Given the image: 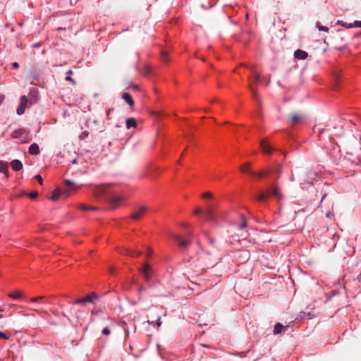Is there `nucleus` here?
<instances>
[{"label": "nucleus", "mask_w": 361, "mask_h": 361, "mask_svg": "<svg viewBox=\"0 0 361 361\" xmlns=\"http://www.w3.org/2000/svg\"><path fill=\"white\" fill-rule=\"evenodd\" d=\"M343 150L345 153L350 156L356 155L358 161H360L359 152H361V135L360 141L357 140V138L353 135L347 139L343 144Z\"/></svg>", "instance_id": "1"}, {"label": "nucleus", "mask_w": 361, "mask_h": 361, "mask_svg": "<svg viewBox=\"0 0 361 361\" xmlns=\"http://www.w3.org/2000/svg\"><path fill=\"white\" fill-rule=\"evenodd\" d=\"M64 183L66 185V188L62 191L59 188H56L53 192L50 199L52 201H56L59 196L62 194L66 195V197L71 195L72 190H76L78 187L75 185V183L70 180H65Z\"/></svg>", "instance_id": "2"}, {"label": "nucleus", "mask_w": 361, "mask_h": 361, "mask_svg": "<svg viewBox=\"0 0 361 361\" xmlns=\"http://www.w3.org/2000/svg\"><path fill=\"white\" fill-rule=\"evenodd\" d=\"M260 82V75H256L252 79H250L249 88L253 95V97H257V85Z\"/></svg>", "instance_id": "3"}, {"label": "nucleus", "mask_w": 361, "mask_h": 361, "mask_svg": "<svg viewBox=\"0 0 361 361\" xmlns=\"http://www.w3.org/2000/svg\"><path fill=\"white\" fill-rule=\"evenodd\" d=\"M147 208L145 206H141L138 207L135 211L130 215V218L133 220H139L142 216L145 215Z\"/></svg>", "instance_id": "4"}, {"label": "nucleus", "mask_w": 361, "mask_h": 361, "mask_svg": "<svg viewBox=\"0 0 361 361\" xmlns=\"http://www.w3.org/2000/svg\"><path fill=\"white\" fill-rule=\"evenodd\" d=\"M304 116L298 113H293L290 117V123L291 126L296 125L304 120Z\"/></svg>", "instance_id": "5"}, {"label": "nucleus", "mask_w": 361, "mask_h": 361, "mask_svg": "<svg viewBox=\"0 0 361 361\" xmlns=\"http://www.w3.org/2000/svg\"><path fill=\"white\" fill-rule=\"evenodd\" d=\"M27 104V99L26 96H22L20 97V103L17 108L16 112L18 115H22L25 110V106Z\"/></svg>", "instance_id": "6"}, {"label": "nucleus", "mask_w": 361, "mask_h": 361, "mask_svg": "<svg viewBox=\"0 0 361 361\" xmlns=\"http://www.w3.org/2000/svg\"><path fill=\"white\" fill-rule=\"evenodd\" d=\"M171 237L173 238V239H174L178 243V245L180 247H185L188 245L191 244V241L184 240L180 235L173 234V235H171Z\"/></svg>", "instance_id": "7"}, {"label": "nucleus", "mask_w": 361, "mask_h": 361, "mask_svg": "<svg viewBox=\"0 0 361 361\" xmlns=\"http://www.w3.org/2000/svg\"><path fill=\"white\" fill-rule=\"evenodd\" d=\"M141 271L145 281H149L152 272V267L148 264H145Z\"/></svg>", "instance_id": "8"}, {"label": "nucleus", "mask_w": 361, "mask_h": 361, "mask_svg": "<svg viewBox=\"0 0 361 361\" xmlns=\"http://www.w3.org/2000/svg\"><path fill=\"white\" fill-rule=\"evenodd\" d=\"M97 295L94 293L87 295L84 298L78 299L74 302V304H85V302H92Z\"/></svg>", "instance_id": "9"}, {"label": "nucleus", "mask_w": 361, "mask_h": 361, "mask_svg": "<svg viewBox=\"0 0 361 361\" xmlns=\"http://www.w3.org/2000/svg\"><path fill=\"white\" fill-rule=\"evenodd\" d=\"M262 150L267 154H271L274 149L266 140H262L259 142Z\"/></svg>", "instance_id": "10"}, {"label": "nucleus", "mask_w": 361, "mask_h": 361, "mask_svg": "<svg viewBox=\"0 0 361 361\" xmlns=\"http://www.w3.org/2000/svg\"><path fill=\"white\" fill-rule=\"evenodd\" d=\"M294 56L298 59H305L308 56V54L302 49H298L294 52Z\"/></svg>", "instance_id": "11"}, {"label": "nucleus", "mask_w": 361, "mask_h": 361, "mask_svg": "<svg viewBox=\"0 0 361 361\" xmlns=\"http://www.w3.org/2000/svg\"><path fill=\"white\" fill-rule=\"evenodd\" d=\"M269 195L274 196L279 200L283 197V196L281 193L280 189L277 186H274L272 188L271 191L269 192Z\"/></svg>", "instance_id": "12"}, {"label": "nucleus", "mask_w": 361, "mask_h": 361, "mask_svg": "<svg viewBox=\"0 0 361 361\" xmlns=\"http://www.w3.org/2000/svg\"><path fill=\"white\" fill-rule=\"evenodd\" d=\"M11 166L13 170L18 171L23 168V164L18 159H14L11 162Z\"/></svg>", "instance_id": "13"}, {"label": "nucleus", "mask_w": 361, "mask_h": 361, "mask_svg": "<svg viewBox=\"0 0 361 361\" xmlns=\"http://www.w3.org/2000/svg\"><path fill=\"white\" fill-rule=\"evenodd\" d=\"M8 165L7 162L0 161V172L5 174L6 177H8Z\"/></svg>", "instance_id": "14"}, {"label": "nucleus", "mask_w": 361, "mask_h": 361, "mask_svg": "<svg viewBox=\"0 0 361 361\" xmlns=\"http://www.w3.org/2000/svg\"><path fill=\"white\" fill-rule=\"evenodd\" d=\"M122 98L125 100V102L128 104L130 106H133L134 105V101L128 92L123 93Z\"/></svg>", "instance_id": "15"}, {"label": "nucleus", "mask_w": 361, "mask_h": 361, "mask_svg": "<svg viewBox=\"0 0 361 361\" xmlns=\"http://www.w3.org/2000/svg\"><path fill=\"white\" fill-rule=\"evenodd\" d=\"M29 153L32 155H37L39 154V148L37 144L33 143L29 147Z\"/></svg>", "instance_id": "16"}, {"label": "nucleus", "mask_w": 361, "mask_h": 361, "mask_svg": "<svg viewBox=\"0 0 361 361\" xmlns=\"http://www.w3.org/2000/svg\"><path fill=\"white\" fill-rule=\"evenodd\" d=\"M107 185H100L96 187L94 193L96 195H101L104 193L106 189L107 188Z\"/></svg>", "instance_id": "17"}, {"label": "nucleus", "mask_w": 361, "mask_h": 361, "mask_svg": "<svg viewBox=\"0 0 361 361\" xmlns=\"http://www.w3.org/2000/svg\"><path fill=\"white\" fill-rule=\"evenodd\" d=\"M206 217L209 221H212L214 219V209L212 206H208L207 210L205 212Z\"/></svg>", "instance_id": "18"}, {"label": "nucleus", "mask_w": 361, "mask_h": 361, "mask_svg": "<svg viewBox=\"0 0 361 361\" xmlns=\"http://www.w3.org/2000/svg\"><path fill=\"white\" fill-rule=\"evenodd\" d=\"M288 326H283L281 323H278L274 326V334H279L286 330Z\"/></svg>", "instance_id": "19"}, {"label": "nucleus", "mask_w": 361, "mask_h": 361, "mask_svg": "<svg viewBox=\"0 0 361 361\" xmlns=\"http://www.w3.org/2000/svg\"><path fill=\"white\" fill-rule=\"evenodd\" d=\"M136 126L137 122L134 118H128L126 119V128L128 129L130 128L131 127L136 128Z\"/></svg>", "instance_id": "20"}, {"label": "nucleus", "mask_w": 361, "mask_h": 361, "mask_svg": "<svg viewBox=\"0 0 361 361\" xmlns=\"http://www.w3.org/2000/svg\"><path fill=\"white\" fill-rule=\"evenodd\" d=\"M123 200L122 197H114L111 199L110 202L112 207H116L118 203Z\"/></svg>", "instance_id": "21"}, {"label": "nucleus", "mask_w": 361, "mask_h": 361, "mask_svg": "<svg viewBox=\"0 0 361 361\" xmlns=\"http://www.w3.org/2000/svg\"><path fill=\"white\" fill-rule=\"evenodd\" d=\"M8 296L13 299H18L22 297V293L20 291H15L9 293Z\"/></svg>", "instance_id": "22"}, {"label": "nucleus", "mask_w": 361, "mask_h": 361, "mask_svg": "<svg viewBox=\"0 0 361 361\" xmlns=\"http://www.w3.org/2000/svg\"><path fill=\"white\" fill-rule=\"evenodd\" d=\"M44 296L34 297L30 299V301L33 302H41L42 303H47L46 301H44Z\"/></svg>", "instance_id": "23"}, {"label": "nucleus", "mask_w": 361, "mask_h": 361, "mask_svg": "<svg viewBox=\"0 0 361 361\" xmlns=\"http://www.w3.org/2000/svg\"><path fill=\"white\" fill-rule=\"evenodd\" d=\"M269 195V192L267 191V192H261L258 197H257V200L259 201H263L265 199L267 198V197Z\"/></svg>", "instance_id": "24"}, {"label": "nucleus", "mask_w": 361, "mask_h": 361, "mask_svg": "<svg viewBox=\"0 0 361 361\" xmlns=\"http://www.w3.org/2000/svg\"><path fill=\"white\" fill-rule=\"evenodd\" d=\"M250 167V163H246L245 164L241 166L240 170L243 172L250 173V172H252L251 171L249 170Z\"/></svg>", "instance_id": "25"}, {"label": "nucleus", "mask_w": 361, "mask_h": 361, "mask_svg": "<svg viewBox=\"0 0 361 361\" xmlns=\"http://www.w3.org/2000/svg\"><path fill=\"white\" fill-rule=\"evenodd\" d=\"M250 174L253 176H255V177L262 178L264 174H267V175L269 174V171H266V172L261 171L259 173L250 172Z\"/></svg>", "instance_id": "26"}, {"label": "nucleus", "mask_w": 361, "mask_h": 361, "mask_svg": "<svg viewBox=\"0 0 361 361\" xmlns=\"http://www.w3.org/2000/svg\"><path fill=\"white\" fill-rule=\"evenodd\" d=\"M168 52L166 50H163L161 53V60L164 62L169 61Z\"/></svg>", "instance_id": "27"}, {"label": "nucleus", "mask_w": 361, "mask_h": 361, "mask_svg": "<svg viewBox=\"0 0 361 361\" xmlns=\"http://www.w3.org/2000/svg\"><path fill=\"white\" fill-rule=\"evenodd\" d=\"M338 24L341 25L342 27H343L345 28H352L353 27V23H345V22H343V21L338 20Z\"/></svg>", "instance_id": "28"}, {"label": "nucleus", "mask_w": 361, "mask_h": 361, "mask_svg": "<svg viewBox=\"0 0 361 361\" xmlns=\"http://www.w3.org/2000/svg\"><path fill=\"white\" fill-rule=\"evenodd\" d=\"M30 75L32 76V78L38 80L39 79V75L37 74V71L36 69H33L30 71Z\"/></svg>", "instance_id": "29"}, {"label": "nucleus", "mask_w": 361, "mask_h": 361, "mask_svg": "<svg viewBox=\"0 0 361 361\" xmlns=\"http://www.w3.org/2000/svg\"><path fill=\"white\" fill-rule=\"evenodd\" d=\"M128 255H130V256H136V257H138L141 255V252H136L135 250H128Z\"/></svg>", "instance_id": "30"}, {"label": "nucleus", "mask_w": 361, "mask_h": 361, "mask_svg": "<svg viewBox=\"0 0 361 361\" xmlns=\"http://www.w3.org/2000/svg\"><path fill=\"white\" fill-rule=\"evenodd\" d=\"M246 226H247V220H246L245 217L243 216H242V222L240 226V228L243 229V228H245Z\"/></svg>", "instance_id": "31"}, {"label": "nucleus", "mask_w": 361, "mask_h": 361, "mask_svg": "<svg viewBox=\"0 0 361 361\" xmlns=\"http://www.w3.org/2000/svg\"><path fill=\"white\" fill-rule=\"evenodd\" d=\"M283 165L282 164H278L276 166V169L275 170V172L278 174V176H280L282 171Z\"/></svg>", "instance_id": "32"}, {"label": "nucleus", "mask_w": 361, "mask_h": 361, "mask_svg": "<svg viewBox=\"0 0 361 361\" xmlns=\"http://www.w3.org/2000/svg\"><path fill=\"white\" fill-rule=\"evenodd\" d=\"M317 27H318L319 30H320V31H324V32H328L329 30V27L321 25H318Z\"/></svg>", "instance_id": "33"}, {"label": "nucleus", "mask_w": 361, "mask_h": 361, "mask_svg": "<svg viewBox=\"0 0 361 361\" xmlns=\"http://www.w3.org/2000/svg\"><path fill=\"white\" fill-rule=\"evenodd\" d=\"M202 198H212V194L209 192H204L202 195Z\"/></svg>", "instance_id": "34"}, {"label": "nucleus", "mask_w": 361, "mask_h": 361, "mask_svg": "<svg viewBox=\"0 0 361 361\" xmlns=\"http://www.w3.org/2000/svg\"><path fill=\"white\" fill-rule=\"evenodd\" d=\"M28 196L31 199H35V198H36L38 196V192H36V191L32 192L30 194H28Z\"/></svg>", "instance_id": "35"}, {"label": "nucleus", "mask_w": 361, "mask_h": 361, "mask_svg": "<svg viewBox=\"0 0 361 361\" xmlns=\"http://www.w3.org/2000/svg\"><path fill=\"white\" fill-rule=\"evenodd\" d=\"M102 334L105 336H109L110 334H111V331L109 329V327H105L103 330H102Z\"/></svg>", "instance_id": "36"}, {"label": "nucleus", "mask_w": 361, "mask_h": 361, "mask_svg": "<svg viewBox=\"0 0 361 361\" xmlns=\"http://www.w3.org/2000/svg\"><path fill=\"white\" fill-rule=\"evenodd\" d=\"M89 135V133L87 131H84L81 133L80 137L81 140L85 139Z\"/></svg>", "instance_id": "37"}, {"label": "nucleus", "mask_w": 361, "mask_h": 361, "mask_svg": "<svg viewBox=\"0 0 361 361\" xmlns=\"http://www.w3.org/2000/svg\"><path fill=\"white\" fill-rule=\"evenodd\" d=\"M304 317L307 318L308 319H311L312 317H314V314H311V312L304 313Z\"/></svg>", "instance_id": "38"}, {"label": "nucleus", "mask_w": 361, "mask_h": 361, "mask_svg": "<svg viewBox=\"0 0 361 361\" xmlns=\"http://www.w3.org/2000/svg\"><path fill=\"white\" fill-rule=\"evenodd\" d=\"M353 27H361V21L360 20H355L353 23Z\"/></svg>", "instance_id": "39"}, {"label": "nucleus", "mask_w": 361, "mask_h": 361, "mask_svg": "<svg viewBox=\"0 0 361 361\" xmlns=\"http://www.w3.org/2000/svg\"><path fill=\"white\" fill-rule=\"evenodd\" d=\"M65 79L66 80L71 82L73 85H75V80L72 78L70 75H67Z\"/></svg>", "instance_id": "40"}, {"label": "nucleus", "mask_w": 361, "mask_h": 361, "mask_svg": "<svg viewBox=\"0 0 361 361\" xmlns=\"http://www.w3.org/2000/svg\"><path fill=\"white\" fill-rule=\"evenodd\" d=\"M35 178L37 180V181L39 182V184L42 185V183H43V179H42V176H39V175H36V176H35Z\"/></svg>", "instance_id": "41"}, {"label": "nucleus", "mask_w": 361, "mask_h": 361, "mask_svg": "<svg viewBox=\"0 0 361 361\" xmlns=\"http://www.w3.org/2000/svg\"><path fill=\"white\" fill-rule=\"evenodd\" d=\"M0 338L6 340V339H8V336L6 334H5L4 333L0 331Z\"/></svg>", "instance_id": "42"}, {"label": "nucleus", "mask_w": 361, "mask_h": 361, "mask_svg": "<svg viewBox=\"0 0 361 361\" xmlns=\"http://www.w3.org/2000/svg\"><path fill=\"white\" fill-rule=\"evenodd\" d=\"M32 310L35 311L38 314H47V311H41L37 309H32Z\"/></svg>", "instance_id": "43"}, {"label": "nucleus", "mask_w": 361, "mask_h": 361, "mask_svg": "<svg viewBox=\"0 0 361 361\" xmlns=\"http://www.w3.org/2000/svg\"><path fill=\"white\" fill-rule=\"evenodd\" d=\"M78 207L82 210H88L89 209V207H87L85 204H80Z\"/></svg>", "instance_id": "44"}, {"label": "nucleus", "mask_w": 361, "mask_h": 361, "mask_svg": "<svg viewBox=\"0 0 361 361\" xmlns=\"http://www.w3.org/2000/svg\"><path fill=\"white\" fill-rule=\"evenodd\" d=\"M18 135H19V132L18 130H16L12 133V137L14 138H16L18 137Z\"/></svg>", "instance_id": "45"}, {"label": "nucleus", "mask_w": 361, "mask_h": 361, "mask_svg": "<svg viewBox=\"0 0 361 361\" xmlns=\"http://www.w3.org/2000/svg\"><path fill=\"white\" fill-rule=\"evenodd\" d=\"M12 66H13L14 68L17 69V68H18V67H19V64H18V63H17V62H13V63H12Z\"/></svg>", "instance_id": "46"}, {"label": "nucleus", "mask_w": 361, "mask_h": 361, "mask_svg": "<svg viewBox=\"0 0 361 361\" xmlns=\"http://www.w3.org/2000/svg\"><path fill=\"white\" fill-rule=\"evenodd\" d=\"M161 325V317H159L157 319V326L158 327H159Z\"/></svg>", "instance_id": "47"}, {"label": "nucleus", "mask_w": 361, "mask_h": 361, "mask_svg": "<svg viewBox=\"0 0 361 361\" xmlns=\"http://www.w3.org/2000/svg\"><path fill=\"white\" fill-rule=\"evenodd\" d=\"M200 212H201V209L198 208V207L196 208L195 212H194L195 214H200Z\"/></svg>", "instance_id": "48"}, {"label": "nucleus", "mask_w": 361, "mask_h": 361, "mask_svg": "<svg viewBox=\"0 0 361 361\" xmlns=\"http://www.w3.org/2000/svg\"><path fill=\"white\" fill-rule=\"evenodd\" d=\"M152 254V250L150 248L147 249V256L149 257Z\"/></svg>", "instance_id": "49"}, {"label": "nucleus", "mask_w": 361, "mask_h": 361, "mask_svg": "<svg viewBox=\"0 0 361 361\" xmlns=\"http://www.w3.org/2000/svg\"><path fill=\"white\" fill-rule=\"evenodd\" d=\"M326 197H327L326 194L323 195V197H322V200L320 201V204H322L323 203V202L324 201V200L326 199Z\"/></svg>", "instance_id": "50"}, {"label": "nucleus", "mask_w": 361, "mask_h": 361, "mask_svg": "<svg viewBox=\"0 0 361 361\" xmlns=\"http://www.w3.org/2000/svg\"><path fill=\"white\" fill-rule=\"evenodd\" d=\"M145 290V288H144L142 286H140V287L139 288V297H140V293H141V292H142V290Z\"/></svg>", "instance_id": "51"}, {"label": "nucleus", "mask_w": 361, "mask_h": 361, "mask_svg": "<svg viewBox=\"0 0 361 361\" xmlns=\"http://www.w3.org/2000/svg\"><path fill=\"white\" fill-rule=\"evenodd\" d=\"M330 216H331V212L329 211V212H327L326 213V216L327 218H330Z\"/></svg>", "instance_id": "52"}, {"label": "nucleus", "mask_w": 361, "mask_h": 361, "mask_svg": "<svg viewBox=\"0 0 361 361\" xmlns=\"http://www.w3.org/2000/svg\"><path fill=\"white\" fill-rule=\"evenodd\" d=\"M88 210H97V208L96 207H89V209Z\"/></svg>", "instance_id": "53"}, {"label": "nucleus", "mask_w": 361, "mask_h": 361, "mask_svg": "<svg viewBox=\"0 0 361 361\" xmlns=\"http://www.w3.org/2000/svg\"><path fill=\"white\" fill-rule=\"evenodd\" d=\"M72 73H73V71H72L71 70H69V71L66 73V74H67L68 75H71Z\"/></svg>", "instance_id": "54"}, {"label": "nucleus", "mask_w": 361, "mask_h": 361, "mask_svg": "<svg viewBox=\"0 0 361 361\" xmlns=\"http://www.w3.org/2000/svg\"><path fill=\"white\" fill-rule=\"evenodd\" d=\"M125 331H126V336H128V335H129V332H128V330H125Z\"/></svg>", "instance_id": "55"}, {"label": "nucleus", "mask_w": 361, "mask_h": 361, "mask_svg": "<svg viewBox=\"0 0 361 361\" xmlns=\"http://www.w3.org/2000/svg\"><path fill=\"white\" fill-rule=\"evenodd\" d=\"M111 110H112V109H109V110L107 111V115H108V116L109 115V114H111Z\"/></svg>", "instance_id": "56"}, {"label": "nucleus", "mask_w": 361, "mask_h": 361, "mask_svg": "<svg viewBox=\"0 0 361 361\" xmlns=\"http://www.w3.org/2000/svg\"><path fill=\"white\" fill-rule=\"evenodd\" d=\"M73 164H76V159H74V160L73 161Z\"/></svg>", "instance_id": "57"}, {"label": "nucleus", "mask_w": 361, "mask_h": 361, "mask_svg": "<svg viewBox=\"0 0 361 361\" xmlns=\"http://www.w3.org/2000/svg\"><path fill=\"white\" fill-rule=\"evenodd\" d=\"M1 311H2V310L0 309V312H1ZM2 317H3V316L1 314H0V318H2Z\"/></svg>", "instance_id": "58"}]
</instances>
